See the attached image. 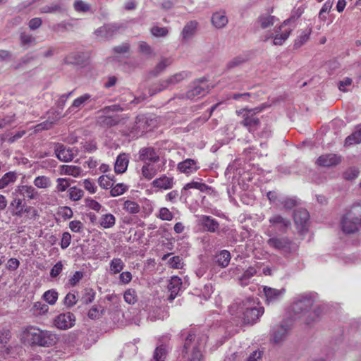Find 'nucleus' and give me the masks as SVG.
<instances>
[{
	"mask_svg": "<svg viewBox=\"0 0 361 361\" xmlns=\"http://www.w3.org/2000/svg\"><path fill=\"white\" fill-rule=\"evenodd\" d=\"M24 339L31 345L49 347L56 342V336L48 331H43L40 329L30 326L23 331Z\"/></svg>",
	"mask_w": 361,
	"mask_h": 361,
	"instance_id": "20e7f679",
	"label": "nucleus"
},
{
	"mask_svg": "<svg viewBox=\"0 0 361 361\" xmlns=\"http://www.w3.org/2000/svg\"><path fill=\"white\" fill-rule=\"evenodd\" d=\"M209 92V87L207 85L206 81L204 79L195 81L191 88L186 92L185 94H183L180 98L188 99L190 100L198 99Z\"/></svg>",
	"mask_w": 361,
	"mask_h": 361,
	"instance_id": "9d476101",
	"label": "nucleus"
},
{
	"mask_svg": "<svg viewBox=\"0 0 361 361\" xmlns=\"http://www.w3.org/2000/svg\"><path fill=\"white\" fill-rule=\"evenodd\" d=\"M182 280L177 276L171 277L168 284V290L170 293L169 300L170 301L173 300L178 295L180 290L183 288Z\"/></svg>",
	"mask_w": 361,
	"mask_h": 361,
	"instance_id": "412c9836",
	"label": "nucleus"
},
{
	"mask_svg": "<svg viewBox=\"0 0 361 361\" xmlns=\"http://www.w3.org/2000/svg\"><path fill=\"white\" fill-rule=\"evenodd\" d=\"M120 29V26L116 23L106 24L94 32L95 35L100 39H109L116 35Z\"/></svg>",
	"mask_w": 361,
	"mask_h": 361,
	"instance_id": "9b49d317",
	"label": "nucleus"
},
{
	"mask_svg": "<svg viewBox=\"0 0 361 361\" xmlns=\"http://www.w3.org/2000/svg\"><path fill=\"white\" fill-rule=\"evenodd\" d=\"M257 272L255 267H250L247 268L242 276L239 278V281L241 286H247L250 279L253 277Z\"/></svg>",
	"mask_w": 361,
	"mask_h": 361,
	"instance_id": "ea45409f",
	"label": "nucleus"
},
{
	"mask_svg": "<svg viewBox=\"0 0 361 361\" xmlns=\"http://www.w3.org/2000/svg\"><path fill=\"white\" fill-rule=\"evenodd\" d=\"M290 327L287 324H281L278 326H276L273 330L272 334V341L274 343H279L282 341H283L289 330Z\"/></svg>",
	"mask_w": 361,
	"mask_h": 361,
	"instance_id": "393cba45",
	"label": "nucleus"
},
{
	"mask_svg": "<svg viewBox=\"0 0 361 361\" xmlns=\"http://www.w3.org/2000/svg\"><path fill=\"white\" fill-rule=\"evenodd\" d=\"M200 221L204 228L209 232L214 233L219 228V222L210 216L202 215Z\"/></svg>",
	"mask_w": 361,
	"mask_h": 361,
	"instance_id": "bb28decb",
	"label": "nucleus"
},
{
	"mask_svg": "<svg viewBox=\"0 0 361 361\" xmlns=\"http://www.w3.org/2000/svg\"><path fill=\"white\" fill-rule=\"evenodd\" d=\"M361 143V124L356 126L355 130L348 135L344 142L346 147Z\"/></svg>",
	"mask_w": 361,
	"mask_h": 361,
	"instance_id": "7c9ffc66",
	"label": "nucleus"
},
{
	"mask_svg": "<svg viewBox=\"0 0 361 361\" xmlns=\"http://www.w3.org/2000/svg\"><path fill=\"white\" fill-rule=\"evenodd\" d=\"M157 217L162 221H171L173 219V214L168 208L161 207Z\"/></svg>",
	"mask_w": 361,
	"mask_h": 361,
	"instance_id": "603ef678",
	"label": "nucleus"
},
{
	"mask_svg": "<svg viewBox=\"0 0 361 361\" xmlns=\"http://www.w3.org/2000/svg\"><path fill=\"white\" fill-rule=\"evenodd\" d=\"M238 310L243 314L244 323L248 324H255L264 312L259 300L250 297L246 298L239 303Z\"/></svg>",
	"mask_w": 361,
	"mask_h": 361,
	"instance_id": "7ed1b4c3",
	"label": "nucleus"
},
{
	"mask_svg": "<svg viewBox=\"0 0 361 361\" xmlns=\"http://www.w3.org/2000/svg\"><path fill=\"white\" fill-rule=\"evenodd\" d=\"M20 44L23 46H30L35 43V38L30 34L22 32L20 35Z\"/></svg>",
	"mask_w": 361,
	"mask_h": 361,
	"instance_id": "4d7b16f0",
	"label": "nucleus"
},
{
	"mask_svg": "<svg viewBox=\"0 0 361 361\" xmlns=\"http://www.w3.org/2000/svg\"><path fill=\"white\" fill-rule=\"evenodd\" d=\"M110 194L112 197H117L123 195L128 189V187L123 183H118L111 188Z\"/></svg>",
	"mask_w": 361,
	"mask_h": 361,
	"instance_id": "3c124183",
	"label": "nucleus"
},
{
	"mask_svg": "<svg viewBox=\"0 0 361 361\" xmlns=\"http://www.w3.org/2000/svg\"><path fill=\"white\" fill-rule=\"evenodd\" d=\"M192 188L197 189L202 192H206L211 190V187L207 185V184L193 180L190 183L185 184L183 188L182 192Z\"/></svg>",
	"mask_w": 361,
	"mask_h": 361,
	"instance_id": "4c0bfd02",
	"label": "nucleus"
},
{
	"mask_svg": "<svg viewBox=\"0 0 361 361\" xmlns=\"http://www.w3.org/2000/svg\"><path fill=\"white\" fill-rule=\"evenodd\" d=\"M168 264L173 269H181L183 265V259L180 256H173L169 258Z\"/></svg>",
	"mask_w": 361,
	"mask_h": 361,
	"instance_id": "bf43d9fd",
	"label": "nucleus"
},
{
	"mask_svg": "<svg viewBox=\"0 0 361 361\" xmlns=\"http://www.w3.org/2000/svg\"><path fill=\"white\" fill-rule=\"evenodd\" d=\"M139 158L146 163L154 164L159 161L160 157L152 147H144L139 152Z\"/></svg>",
	"mask_w": 361,
	"mask_h": 361,
	"instance_id": "a211bd4d",
	"label": "nucleus"
},
{
	"mask_svg": "<svg viewBox=\"0 0 361 361\" xmlns=\"http://www.w3.org/2000/svg\"><path fill=\"white\" fill-rule=\"evenodd\" d=\"M54 153L56 157L63 162H68L73 159L75 157L74 149L67 147L63 144H54Z\"/></svg>",
	"mask_w": 361,
	"mask_h": 361,
	"instance_id": "f8f14e48",
	"label": "nucleus"
},
{
	"mask_svg": "<svg viewBox=\"0 0 361 361\" xmlns=\"http://www.w3.org/2000/svg\"><path fill=\"white\" fill-rule=\"evenodd\" d=\"M84 274L83 272L80 271H77L74 273V274L70 277L68 280V283L72 287L75 286L79 281L83 278Z\"/></svg>",
	"mask_w": 361,
	"mask_h": 361,
	"instance_id": "680f3d73",
	"label": "nucleus"
},
{
	"mask_svg": "<svg viewBox=\"0 0 361 361\" xmlns=\"http://www.w3.org/2000/svg\"><path fill=\"white\" fill-rule=\"evenodd\" d=\"M71 182V180L68 178H57V180H56L57 185L56 187V190L58 192L66 191L68 189V188L70 186Z\"/></svg>",
	"mask_w": 361,
	"mask_h": 361,
	"instance_id": "6e6d98bb",
	"label": "nucleus"
},
{
	"mask_svg": "<svg viewBox=\"0 0 361 361\" xmlns=\"http://www.w3.org/2000/svg\"><path fill=\"white\" fill-rule=\"evenodd\" d=\"M341 228L345 234H353L361 228V202L346 207L341 217Z\"/></svg>",
	"mask_w": 361,
	"mask_h": 361,
	"instance_id": "f03ea898",
	"label": "nucleus"
},
{
	"mask_svg": "<svg viewBox=\"0 0 361 361\" xmlns=\"http://www.w3.org/2000/svg\"><path fill=\"white\" fill-rule=\"evenodd\" d=\"M166 355V347L164 345L158 346L153 355V361H164Z\"/></svg>",
	"mask_w": 361,
	"mask_h": 361,
	"instance_id": "8fccbe9b",
	"label": "nucleus"
},
{
	"mask_svg": "<svg viewBox=\"0 0 361 361\" xmlns=\"http://www.w3.org/2000/svg\"><path fill=\"white\" fill-rule=\"evenodd\" d=\"M199 169L197 161L190 158L183 160L177 165V170L187 175L196 172Z\"/></svg>",
	"mask_w": 361,
	"mask_h": 361,
	"instance_id": "dca6fc26",
	"label": "nucleus"
},
{
	"mask_svg": "<svg viewBox=\"0 0 361 361\" xmlns=\"http://www.w3.org/2000/svg\"><path fill=\"white\" fill-rule=\"evenodd\" d=\"M70 229L75 233H81L83 229V224L80 221L75 220L69 223Z\"/></svg>",
	"mask_w": 361,
	"mask_h": 361,
	"instance_id": "774afa93",
	"label": "nucleus"
},
{
	"mask_svg": "<svg viewBox=\"0 0 361 361\" xmlns=\"http://www.w3.org/2000/svg\"><path fill=\"white\" fill-rule=\"evenodd\" d=\"M123 209L128 213L131 214H135L140 212V205L132 200H126L123 204Z\"/></svg>",
	"mask_w": 361,
	"mask_h": 361,
	"instance_id": "37998d69",
	"label": "nucleus"
},
{
	"mask_svg": "<svg viewBox=\"0 0 361 361\" xmlns=\"http://www.w3.org/2000/svg\"><path fill=\"white\" fill-rule=\"evenodd\" d=\"M127 107L121 106L120 104L107 106L100 109L97 114V124L102 128H110L119 123V117L111 114V113L124 111Z\"/></svg>",
	"mask_w": 361,
	"mask_h": 361,
	"instance_id": "39448f33",
	"label": "nucleus"
},
{
	"mask_svg": "<svg viewBox=\"0 0 361 361\" xmlns=\"http://www.w3.org/2000/svg\"><path fill=\"white\" fill-rule=\"evenodd\" d=\"M264 108V104H262L254 109H244L242 112L243 119L240 123L246 128L249 133H255L259 129L261 124L260 119L257 114L262 112Z\"/></svg>",
	"mask_w": 361,
	"mask_h": 361,
	"instance_id": "423d86ee",
	"label": "nucleus"
},
{
	"mask_svg": "<svg viewBox=\"0 0 361 361\" xmlns=\"http://www.w3.org/2000/svg\"><path fill=\"white\" fill-rule=\"evenodd\" d=\"M228 22V18L224 11H217L213 13L212 16V25L217 29L224 27L227 25Z\"/></svg>",
	"mask_w": 361,
	"mask_h": 361,
	"instance_id": "c85d7f7f",
	"label": "nucleus"
},
{
	"mask_svg": "<svg viewBox=\"0 0 361 361\" xmlns=\"http://www.w3.org/2000/svg\"><path fill=\"white\" fill-rule=\"evenodd\" d=\"M309 213L305 209H300L294 212V221L298 227H300L302 231L305 228L309 221Z\"/></svg>",
	"mask_w": 361,
	"mask_h": 361,
	"instance_id": "b1692460",
	"label": "nucleus"
},
{
	"mask_svg": "<svg viewBox=\"0 0 361 361\" xmlns=\"http://www.w3.org/2000/svg\"><path fill=\"white\" fill-rule=\"evenodd\" d=\"M188 76V73L185 71L176 73L167 79L161 81L159 84L154 85L149 90V94L151 96H152L159 92L174 86L175 85L183 80Z\"/></svg>",
	"mask_w": 361,
	"mask_h": 361,
	"instance_id": "1a4fd4ad",
	"label": "nucleus"
},
{
	"mask_svg": "<svg viewBox=\"0 0 361 361\" xmlns=\"http://www.w3.org/2000/svg\"><path fill=\"white\" fill-rule=\"evenodd\" d=\"M28 205L26 204L24 199L15 197L10 204L11 212L13 216L17 217H23L24 209L27 208Z\"/></svg>",
	"mask_w": 361,
	"mask_h": 361,
	"instance_id": "4be33fe9",
	"label": "nucleus"
},
{
	"mask_svg": "<svg viewBox=\"0 0 361 361\" xmlns=\"http://www.w3.org/2000/svg\"><path fill=\"white\" fill-rule=\"evenodd\" d=\"M73 8L78 13H86L91 9L90 5L82 0H75L73 3Z\"/></svg>",
	"mask_w": 361,
	"mask_h": 361,
	"instance_id": "de8ad7c7",
	"label": "nucleus"
},
{
	"mask_svg": "<svg viewBox=\"0 0 361 361\" xmlns=\"http://www.w3.org/2000/svg\"><path fill=\"white\" fill-rule=\"evenodd\" d=\"M276 20V18L274 16L263 14L258 17L257 23L261 28L267 29L274 25Z\"/></svg>",
	"mask_w": 361,
	"mask_h": 361,
	"instance_id": "473e14b6",
	"label": "nucleus"
},
{
	"mask_svg": "<svg viewBox=\"0 0 361 361\" xmlns=\"http://www.w3.org/2000/svg\"><path fill=\"white\" fill-rule=\"evenodd\" d=\"M124 267V263L120 258H114L111 263L109 270L111 274L120 273Z\"/></svg>",
	"mask_w": 361,
	"mask_h": 361,
	"instance_id": "c03bdc74",
	"label": "nucleus"
},
{
	"mask_svg": "<svg viewBox=\"0 0 361 361\" xmlns=\"http://www.w3.org/2000/svg\"><path fill=\"white\" fill-rule=\"evenodd\" d=\"M171 63V60L170 59H162L161 61L157 64L154 70L152 71V73L154 74V75H159Z\"/></svg>",
	"mask_w": 361,
	"mask_h": 361,
	"instance_id": "09e8293b",
	"label": "nucleus"
},
{
	"mask_svg": "<svg viewBox=\"0 0 361 361\" xmlns=\"http://www.w3.org/2000/svg\"><path fill=\"white\" fill-rule=\"evenodd\" d=\"M77 301L76 295L72 293H68L63 300L64 305L68 307H71L75 305Z\"/></svg>",
	"mask_w": 361,
	"mask_h": 361,
	"instance_id": "0e129e2a",
	"label": "nucleus"
},
{
	"mask_svg": "<svg viewBox=\"0 0 361 361\" xmlns=\"http://www.w3.org/2000/svg\"><path fill=\"white\" fill-rule=\"evenodd\" d=\"M61 175L72 176L73 177H78L82 173V169L78 166L62 165L60 167Z\"/></svg>",
	"mask_w": 361,
	"mask_h": 361,
	"instance_id": "c9c22d12",
	"label": "nucleus"
},
{
	"mask_svg": "<svg viewBox=\"0 0 361 361\" xmlns=\"http://www.w3.org/2000/svg\"><path fill=\"white\" fill-rule=\"evenodd\" d=\"M314 303L315 297L313 295H299L294 298L290 310L296 318L307 325H311L319 319L323 312V307L319 305L314 306Z\"/></svg>",
	"mask_w": 361,
	"mask_h": 361,
	"instance_id": "f257e3e1",
	"label": "nucleus"
},
{
	"mask_svg": "<svg viewBox=\"0 0 361 361\" xmlns=\"http://www.w3.org/2000/svg\"><path fill=\"white\" fill-rule=\"evenodd\" d=\"M159 171V167L151 163H145L141 169L142 176L147 180L152 179Z\"/></svg>",
	"mask_w": 361,
	"mask_h": 361,
	"instance_id": "2f4dec72",
	"label": "nucleus"
},
{
	"mask_svg": "<svg viewBox=\"0 0 361 361\" xmlns=\"http://www.w3.org/2000/svg\"><path fill=\"white\" fill-rule=\"evenodd\" d=\"M207 338L204 337L197 341L198 346L195 345L192 348V357L190 358V361H201V351L200 348L204 346L206 342Z\"/></svg>",
	"mask_w": 361,
	"mask_h": 361,
	"instance_id": "a19ab883",
	"label": "nucleus"
},
{
	"mask_svg": "<svg viewBox=\"0 0 361 361\" xmlns=\"http://www.w3.org/2000/svg\"><path fill=\"white\" fill-rule=\"evenodd\" d=\"M269 221L271 227L281 233H286L291 224L288 219L280 214H274L269 218Z\"/></svg>",
	"mask_w": 361,
	"mask_h": 361,
	"instance_id": "2eb2a0df",
	"label": "nucleus"
},
{
	"mask_svg": "<svg viewBox=\"0 0 361 361\" xmlns=\"http://www.w3.org/2000/svg\"><path fill=\"white\" fill-rule=\"evenodd\" d=\"M34 185L38 188H47L51 185L50 179L45 176H39L35 178Z\"/></svg>",
	"mask_w": 361,
	"mask_h": 361,
	"instance_id": "49530a36",
	"label": "nucleus"
},
{
	"mask_svg": "<svg viewBox=\"0 0 361 361\" xmlns=\"http://www.w3.org/2000/svg\"><path fill=\"white\" fill-rule=\"evenodd\" d=\"M38 217V212L35 207L32 206H28L27 208H25L24 215L23 217H22L23 221L25 223L30 221H35Z\"/></svg>",
	"mask_w": 361,
	"mask_h": 361,
	"instance_id": "79ce46f5",
	"label": "nucleus"
},
{
	"mask_svg": "<svg viewBox=\"0 0 361 361\" xmlns=\"http://www.w3.org/2000/svg\"><path fill=\"white\" fill-rule=\"evenodd\" d=\"M197 25L196 20H191L186 23L181 32L182 41L188 42L195 35Z\"/></svg>",
	"mask_w": 361,
	"mask_h": 361,
	"instance_id": "a878e982",
	"label": "nucleus"
},
{
	"mask_svg": "<svg viewBox=\"0 0 361 361\" xmlns=\"http://www.w3.org/2000/svg\"><path fill=\"white\" fill-rule=\"evenodd\" d=\"M33 59L34 58L32 56L25 55L22 57L16 65H13V67L15 70L20 69L30 63Z\"/></svg>",
	"mask_w": 361,
	"mask_h": 361,
	"instance_id": "e2e57ef3",
	"label": "nucleus"
},
{
	"mask_svg": "<svg viewBox=\"0 0 361 361\" xmlns=\"http://www.w3.org/2000/svg\"><path fill=\"white\" fill-rule=\"evenodd\" d=\"M195 334L193 331H190L187 337L185 340L184 347H183V352L185 353H188L192 341L195 340Z\"/></svg>",
	"mask_w": 361,
	"mask_h": 361,
	"instance_id": "338daca9",
	"label": "nucleus"
},
{
	"mask_svg": "<svg viewBox=\"0 0 361 361\" xmlns=\"http://www.w3.org/2000/svg\"><path fill=\"white\" fill-rule=\"evenodd\" d=\"M99 224L103 228H112L116 224V217L112 214H105L101 216Z\"/></svg>",
	"mask_w": 361,
	"mask_h": 361,
	"instance_id": "f704fd0d",
	"label": "nucleus"
},
{
	"mask_svg": "<svg viewBox=\"0 0 361 361\" xmlns=\"http://www.w3.org/2000/svg\"><path fill=\"white\" fill-rule=\"evenodd\" d=\"M285 289H276L267 286H264L263 292L266 298V302L267 304L275 303L279 301L285 293Z\"/></svg>",
	"mask_w": 361,
	"mask_h": 361,
	"instance_id": "6ab92c4d",
	"label": "nucleus"
},
{
	"mask_svg": "<svg viewBox=\"0 0 361 361\" xmlns=\"http://www.w3.org/2000/svg\"><path fill=\"white\" fill-rule=\"evenodd\" d=\"M68 193L69 198L73 201H78L80 200L84 195L83 190L75 186L71 187L68 190Z\"/></svg>",
	"mask_w": 361,
	"mask_h": 361,
	"instance_id": "864d4df0",
	"label": "nucleus"
},
{
	"mask_svg": "<svg viewBox=\"0 0 361 361\" xmlns=\"http://www.w3.org/2000/svg\"><path fill=\"white\" fill-rule=\"evenodd\" d=\"M279 203L286 209H292L298 204L295 197H280Z\"/></svg>",
	"mask_w": 361,
	"mask_h": 361,
	"instance_id": "58836bf2",
	"label": "nucleus"
},
{
	"mask_svg": "<svg viewBox=\"0 0 361 361\" xmlns=\"http://www.w3.org/2000/svg\"><path fill=\"white\" fill-rule=\"evenodd\" d=\"M267 243L269 247L283 255H289L296 250L295 244L286 236L275 235L270 237L267 240Z\"/></svg>",
	"mask_w": 361,
	"mask_h": 361,
	"instance_id": "0eeeda50",
	"label": "nucleus"
},
{
	"mask_svg": "<svg viewBox=\"0 0 361 361\" xmlns=\"http://www.w3.org/2000/svg\"><path fill=\"white\" fill-rule=\"evenodd\" d=\"M302 15V11L300 9H297L294 11L291 15V16L283 21V24L276 30V35L273 36H265L264 41H267L269 38L273 37L274 41L273 44L274 45H282L283 42L288 38L290 33L291 32V29L284 30L282 31V28L288 25L290 22L295 21L298 18L300 17Z\"/></svg>",
	"mask_w": 361,
	"mask_h": 361,
	"instance_id": "6e6552de",
	"label": "nucleus"
},
{
	"mask_svg": "<svg viewBox=\"0 0 361 361\" xmlns=\"http://www.w3.org/2000/svg\"><path fill=\"white\" fill-rule=\"evenodd\" d=\"M173 177H169L166 175H162L159 178H155L152 182V185L154 188L159 190H170L174 185Z\"/></svg>",
	"mask_w": 361,
	"mask_h": 361,
	"instance_id": "aec40b11",
	"label": "nucleus"
},
{
	"mask_svg": "<svg viewBox=\"0 0 361 361\" xmlns=\"http://www.w3.org/2000/svg\"><path fill=\"white\" fill-rule=\"evenodd\" d=\"M129 163L128 156L125 154H120L116 160L114 170L117 173H124L128 168Z\"/></svg>",
	"mask_w": 361,
	"mask_h": 361,
	"instance_id": "c756f323",
	"label": "nucleus"
},
{
	"mask_svg": "<svg viewBox=\"0 0 361 361\" xmlns=\"http://www.w3.org/2000/svg\"><path fill=\"white\" fill-rule=\"evenodd\" d=\"M92 95L88 93H85L76 99H75L71 104V106L68 108V111L73 112L75 109H80L87 103L91 102Z\"/></svg>",
	"mask_w": 361,
	"mask_h": 361,
	"instance_id": "cd10ccee",
	"label": "nucleus"
},
{
	"mask_svg": "<svg viewBox=\"0 0 361 361\" xmlns=\"http://www.w3.org/2000/svg\"><path fill=\"white\" fill-rule=\"evenodd\" d=\"M75 317L71 312L62 313L54 319V325L60 329H67L75 324Z\"/></svg>",
	"mask_w": 361,
	"mask_h": 361,
	"instance_id": "ddd939ff",
	"label": "nucleus"
},
{
	"mask_svg": "<svg viewBox=\"0 0 361 361\" xmlns=\"http://www.w3.org/2000/svg\"><path fill=\"white\" fill-rule=\"evenodd\" d=\"M17 174L15 172L10 171L5 173L0 178V189H3L11 184H13L17 180Z\"/></svg>",
	"mask_w": 361,
	"mask_h": 361,
	"instance_id": "e433bc0d",
	"label": "nucleus"
},
{
	"mask_svg": "<svg viewBox=\"0 0 361 361\" xmlns=\"http://www.w3.org/2000/svg\"><path fill=\"white\" fill-rule=\"evenodd\" d=\"M124 300L130 305H133L137 301L136 292L134 289H128L123 294Z\"/></svg>",
	"mask_w": 361,
	"mask_h": 361,
	"instance_id": "5fc2aeb1",
	"label": "nucleus"
},
{
	"mask_svg": "<svg viewBox=\"0 0 361 361\" xmlns=\"http://www.w3.org/2000/svg\"><path fill=\"white\" fill-rule=\"evenodd\" d=\"M17 192L23 197V199L27 200H37L39 197V192L32 185H22L17 188Z\"/></svg>",
	"mask_w": 361,
	"mask_h": 361,
	"instance_id": "5701e85b",
	"label": "nucleus"
},
{
	"mask_svg": "<svg viewBox=\"0 0 361 361\" xmlns=\"http://www.w3.org/2000/svg\"><path fill=\"white\" fill-rule=\"evenodd\" d=\"M98 183L104 189L111 188L114 185L113 180L108 176H101L98 179Z\"/></svg>",
	"mask_w": 361,
	"mask_h": 361,
	"instance_id": "13d9d810",
	"label": "nucleus"
},
{
	"mask_svg": "<svg viewBox=\"0 0 361 361\" xmlns=\"http://www.w3.org/2000/svg\"><path fill=\"white\" fill-rule=\"evenodd\" d=\"M147 130V121L144 117H137L135 123L130 127L129 136L137 138L141 136Z\"/></svg>",
	"mask_w": 361,
	"mask_h": 361,
	"instance_id": "4468645a",
	"label": "nucleus"
},
{
	"mask_svg": "<svg viewBox=\"0 0 361 361\" xmlns=\"http://www.w3.org/2000/svg\"><path fill=\"white\" fill-rule=\"evenodd\" d=\"M168 32V29L165 27L154 26L151 28V33L155 37H165Z\"/></svg>",
	"mask_w": 361,
	"mask_h": 361,
	"instance_id": "69168bd1",
	"label": "nucleus"
},
{
	"mask_svg": "<svg viewBox=\"0 0 361 361\" xmlns=\"http://www.w3.org/2000/svg\"><path fill=\"white\" fill-rule=\"evenodd\" d=\"M341 161V156H338L336 154H326L319 157L317 164L324 167H331L339 164Z\"/></svg>",
	"mask_w": 361,
	"mask_h": 361,
	"instance_id": "f3484780",
	"label": "nucleus"
},
{
	"mask_svg": "<svg viewBox=\"0 0 361 361\" xmlns=\"http://www.w3.org/2000/svg\"><path fill=\"white\" fill-rule=\"evenodd\" d=\"M58 293L54 289H51L46 291L43 295L42 298L48 302L51 305H54L56 304L58 300Z\"/></svg>",
	"mask_w": 361,
	"mask_h": 361,
	"instance_id": "a18cd8bd",
	"label": "nucleus"
},
{
	"mask_svg": "<svg viewBox=\"0 0 361 361\" xmlns=\"http://www.w3.org/2000/svg\"><path fill=\"white\" fill-rule=\"evenodd\" d=\"M231 260V254L228 250H221L215 255V262L221 267H226Z\"/></svg>",
	"mask_w": 361,
	"mask_h": 361,
	"instance_id": "72a5a7b5",
	"label": "nucleus"
},
{
	"mask_svg": "<svg viewBox=\"0 0 361 361\" xmlns=\"http://www.w3.org/2000/svg\"><path fill=\"white\" fill-rule=\"evenodd\" d=\"M66 63L79 64L81 62L80 54L74 52L68 54L64 59Z\"/></svg>",
	"mask_w": 361,
	"mask_h": 361,
	"instance_id": "052dcab7",
	"label": "nucleus"
}]
</instances>
